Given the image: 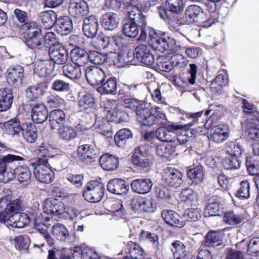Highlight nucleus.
<instances>
[{"label":"nucleus","mask_w":259,"mask_h":259,"mask_svg":"<svg viewBox=\"0 0 259 259\" xmlns=\"http://www.w3.org/2000/svg\"><path fill=\"white\" fill-rule=\"evenodd\" d=\"M99 29L97 18L93 15L90 16L83 20L82 31L87 37L94 38Z\"/></svg>","instance_id":"aec40b11"},{"label":"nucleus","mask_w":259,"mask_h":259,"mask_svg":"<svg viewBox=\"0 0 259 259\" xmlns=\"http://www.w3.org/2000/svg\"><path fill=\"white\" fill-rule=\"evenodd\" d=\"M68 11L72 16L80 18L88 14L89 9L87 4L83 0H70Z\"/></svg>","instance_id":"2eb2a0df"},{"label":"nucleus","mask_w":259,"mask_h":259,"mask_svg":"<svg viewBox=\"0 0 259 259\" xmlns=\"http://www.w3.org/2000/svg\"><path fill=\"white\" fill-rule=\"evenodd\" d=\"M178 125L180 126L179 129L175 131L176 141L177 140L180 144H186L195 137L193 129L186 130L184 128L182 125Z\"/></svg>","instance_id":"72a5a7b5"},{"label":"nucleus","mask_w":259,"mask_h":259,"mask_svg":"<svg viewBox=\"0 0 259 259\" xmlns=\"http://www.w3.org/2000/svg\"><path fill=\"white\" fill-rule=\"evenodd\" d=\"M183 21L187 24L197 22L204 27H208L213 23V20L210 18V15L204 14L201 8L195 5L187 7L183 17Z\"/></svg>","instance_id":"7ed1b4c3"},{"label":"nucleus","mask_w":259,"mask_h":259,"mask_svg":"<svg viewBox=\"0 0 259 259\" xmlns=\"http://www.w3.org/2000/svg\"><path fill=\"white\" fill-rule=\"evenodd\" d=\"M156 130V138L160 141L165 142H175L176 141L175 131L179 129L180 126L177 124H161Z\"/></svg>","instance_id":"9d476101"},{"label":"nucleus","mask_w":259,"mask_h":259,"mask_svg":"<svg viewBox=\"0 0 259 259\" xmlns=\"http://www.w3.org/2000/svg\"><path fill=\"white\" fill-rule=\"evenodd\" d=\"M54 66L49 60L36 62L34 65V74L41 77H45L51 74L54 69Z\"/></svg>","instance_id":"b1692460"},{"label":"nucleus","mask_w":259,"mask_h":259,"mask_svg":"<svg viewBox=\"0 0 259 259\" xmlns=\"http://www.w3.org/2000/svg\"><path fill=\"white\" fill-rule=\"evenodd\" d=\"M116 80L114 77L106 78L98 88L97 91L101 94H114L116 90Z\"/></svg>","instance_id":"ea45409f"},{"label":"nucleus","mask_w":259,"mask_h":259,"mask_svg":"<svg viewBox=\"0 0 259 259\" xmlns=\"http://www.w3.org/2000/svg\"><path fill=\"white\" fill-rule=\"evenodd\" d=\"M127 11L130 18L129 20L133 21L139 24H141L142 22L146 21V18L143 15L142 11L137 7L130 6L128 7Z\"/></svg>","instance_id":"de8ad7c7"},{"label":"nucleus","mask_w":259,"mask_h":259,"mask_svg":"<svg viewBox=\"0 0 259 259\" xmlns=\"http://www.w3.org/2000/svg\"><path fill=\"white\" fill-rule=\"evenodd\" d=\"M100 163L102 168L111 171L116 169L119 165L118 158L108 153L102 155L100 158Z\"/></svg>","instance_id":"2f4dec72"},{"label":"nucleus","mask_w":259,"mask_h":259,"mask_svg":"<svg viewBox=\"0 0 259 259\" xmlns=\"http://www.w3.org/2000/svg\"><path fill=\"white\" fill-rule=\"evenodd\" d=\"M55 22L56 31L58 34L61 35H68L73 29L72 20L67 16L57 18Z\"/></svg>","instance_id":"393cba45"},{"label":"nucleus","mask_w":259,"mask_h":259,"mask_svg":"<svg viewBox=\"0 0 259 259\" xmlns=\"http://www.w3.org/2000/svg\"><path fill=\"white\" fill-rule=\"evenodd\" d=\"M129 253L131 257L139 259L142 257L144 251L143 248L138 244L131 242L128 244Z\"/></svg>","instance_id":"338daca9"},{"label":"nucleus","mask_w":259,"mask_h":259,"mask_svg":"<svg viewBox=\"0 0 259 259\" xmlns=\"http://www.w3.org/2000/svg\"><path fill=\"white\" fill-rule=\"evenodd\" d=\"M8 221L13 227L22 228L29 224L30 219L25 213L18 212L13 213L9 217Z\"/></svg>","instance_id":"c9c22d12"},{"label":"nucleus","mask_w":259,"mask_h":259,"mask_svg":"<svg viewBox=\"0 0 259 259\" xmlns=\"http://www.w3.org/2000/svg\"><path fill=\"white\" fill-rule=\"evenodd\" d=\"M132 132L127 128H123L119 130L114 137V140L116 144L119 147L123 146L126 140L132 138Z\"/></svg>","instance_id":"5fc2aeb1"},{"label":"nucleus","mask_w":259,"mask_h":259,"mask_svg":"<svg viewBox=\"0 0 259 259\" xmlns=\"http://www.w3.org/2000/svg\"><path fill=\"white\" fill-rule=\"evenodd\" d=\"M171 246L170 250L175 259H186L188 252L186 250V246L182 242L175 240L171 243Z\"/></svg>","instance_id":"79ce46f5"},{"label":"nucleus","mask_w":259,"mask_h":259,"mask_svg":"<svg viewBox=\"0 0 259 259\" xmlns=\"http://www.w3.org/2000/svg\"><path fill=\"white\" fill-rule=\"evenodd\" d=\"M23 158L19 156L8 154L0 157V175H4L6 171L7 163L12 162L14 161L22 160Z\"/></svg>","instance_id":"13d9d810"},{"label":"nucleus","mask_w":259,"mask_h":259,"mask_svg":"<svg viewBox=\"0 0 259 259\" xmlns=\"http://www.w3.org/2000/svg\"><path fill=\"white\" fill-rule=\"evenodd\" d=\"M182 177L181 171L174 167H168L164 169L163 180L170 187H180L183 182Z\"/></svg>","instance_id":"9b49d317"},{"label":"nucleus","mask_w":259,"mask_h":259,"mask_svg":"<svg viewBox=\"0 0 259 259\" xmlns=\"http://www.w3.org/2000/svg\"><path fill=\"white\" fill-rule=\"evenodd\" d=\"M153 183L149 178H141L133 180L131 183L132 190L137 193L146 194L149 192Z\"/></svg>","instance_id":"412c9836"},{"label":"nucleus","mask_w":259,"mask_h":259,"mask_svg":"<svg viewBox=\"0 0 259 259\" xmlns=\"http://www.w3.org/2000/svg\"><path fill=\"white\" fill-rule=\"evenodd\" d=\"M85 78L92 86L100 85L107 78L105 72L100 67L91 66L85 70Z\"/></svg>","instance_id":"6e6552de"},{"label":"nucleus","mask_w":259,"mask_h":259,"mask_svg":"<svg viewBox=\"0 0 259 259\" xmlns=\"http://www.w3.org/2000/svg\"><path fill=\"white\" fill-rule=\"evenodd\" d=\"M72 63L81 67L83 66L89 61V53L80 48H75L70 53Z\"/></svg>","instance_id":"cd10ccee"},{"label":"nucleus","mask_w":259,"mask_h":259,"mask_svg":"<svg viewBox=\"0 0 259 259\" xmlns=\"http://www.w3.org/2000/svg\"><path fill=\"white\" fill-rule=\"evenodd\" d=\"M157 69L163 72H169L172 69V64L170 60H167L165 56H160L157 60Z\"/></svg>","instance_id":"69168bd1"},{"label":"nucleus","mask_w":259,"mask_h":259,"mask_svg":"<svg viewBox=\"0 0 259 259\" xmlns=\"http://www.w3.org/2000/svg\"><path fill=\"white\" fill-rule=\"evenodd\" d=\"M48 54H49L50 61L52 64H64L68 60V53L66 48L60 43L54 44L48 47Z\"/></svg>","instance_id":"0eeeda50"},{"label":"nucleus","mask_w":259,"mask_h":259,"mask_svg":"<svg viewBox=\"0 0 259 259\" xmlns=\"http://www.w3.org/2000/svg\"><path fill=\"white\" fill-rule=\"evenodd\" d=\"M50 124L52 129H55L64 124L66 122V115L61 109H54L50 112L49 115Z\"/></svg>","instance_id":"c756f323"},{"label":"nucleus","mask_w":259,"mask_h":259,"mask_svg":"<svg viewBox=\"0 0 259 259\" xmlns=\"http://www.w3.org/2000/svg\"><path fill=\"white\" fill-rule=\"evenodd\" d=\"M223 220L226 224L234 226L241 223L244 220V217L242 214L229 211L224 213Z\"/></svg>","instance_id":"49530a36"},{"label":"nucleus","mask_w":259,"mask_h":259,"mask_svg":"<svg viewBox=\"0 0 259 259\" xmlns=\"http://www.w3.org/2000/svg\"><path fill=\"white\" fill-rule=\"evenodd\" d=\"M52 234L56 239L70 243L75 239V235L70 234L67 228L61 224H56L52 228Z\"/></svg>","instance_id":"a211bd4d"},{"label":"nucleus","mask_w":259,"mask_h":259,"mask_svg":"<svg viewBox=\"0 0 259 259\" xmlns=\"http://www.w3.org/2000/svg\"><path fill=\"white\" fill-rule=\"evenodd\" d=\"M22 202L19 199L8 200L5 205L6 211L9 213H18L21 208Z\"/></svg>","instance_id":"0e129e2a"},{"label":"nucleus","mask_w":259,"mask_h":259,"mask_svg":"<svg viewBox=\"0 0 259 259\" xmlns=\"http://www.w3.org/2000/svg\"><path fill=\"white\" fill-rule=\"evenodd\" d=\"M44 211L45 213L53 215L62 214L65 211L64 204L54 198H49L44 202Z\"/></svg>","instance_id":"4468645a"},{"label":"nucleus","mask_w":259,"mask_h":259,"mask_svg":"<svg viewBox=\"0 0 259 259\" xmlns=\"http://www.w3.org/2000/svg\"><path fill=\"white\" fill-rule=\"evenodd\" d=\"M58 134L59 139L66 142L74 140L77 136V132L75 128L64 124L58 127Z\"/></svg>","instance_id":"473e14b6"},{"label":"nucleus","mask_w":259,"mask_h":259,"mask_svg":"<svg viewBox=\"0 0 259 259\" xmlns=\"http://www.w3.org/2000/svg\"><path fill=\"white\" fill-rule=\"evenodd\" d=\"M137 23L131 20H128L125 22L122 27L123 33L128 37L135 38L137 37L139 34Z\"/></svg>","instance_id":"8fccbe9b"},{"label":"nucleus","mask_w":259,"mask_h":259,"mask_svg":"<svg viewBox=\"0 0 259 259\" xmlns=\"http://www.w3.org/2000/svg\"><path fill=\"white\" fill-rule=\"evenodd\" d=\"M6 128L7 133L11 136H14L21 131L22 124L17 118H13L3 124Z\"/></svg>","instance_id":"09e8293b"},{"label":"nucleus","mask_w":259,"mask_h":259,"mask_svg":"<svg viewBox=\"0 0 259 259\" xmlns=\"http://www.w3.org/2000/svg\"><path fill=\"white\" fill-rule=\"evenodd\" d=\"M63 72L65 76L73 80L80 79L82 75V67L73 63L64 65Z\"/></svg>","instance_id":"c85d7f7f"},{"label":"nucleus","mask_w":259,"mask_h":259,"mask_svg":"<svg viewBox=\"0 0 259 259\" xmlns=\"http://www.w3.org/2000/svg\"><path fill=\"white\" fill-rule=\"evenodd\" d=\"M30 164L34 167V175L39 182L49 184L53 181L55 175L51 169L48 159L39 158L36 163L31 162Z\"/></svg>","instance_id":"20e7f679"},{"label":"nucleus","mask_w":259,"mask_h":259,"mask_svg":"<svg viewBox=\"0 0 259 259\" xmlns=\"http://www.w3.org/2000/svg\"><path fill=\"white\" fill-rule=\"evenodd\" d=\"M110 116L112 121L118 123L127 122L130 120L128 114L119 108L117 110L112 111L110 113Z\"/></svg>","instance_id":"680f3d73"},{"label":"nucleus","mask_w":259,"mask_h":259,"mask_svg":"<svg viewBox=\"0 0 259 259\" xmlns=\"http://www.w3.org/2000/svg\"><path fill=\"white\" fill-rule=\"evenodd\" d=\"M57 15L52 10L44 11L39 14V19L45 29L51 28L55 24Z\"/></svg>","instance_id":"58836bf2"},{"label":"nucleus","mask_w":259,"mask_h":259,"mask_svg":"<svg viewBox=\"0 0 259 259\" xmlns=\"http://www.w3.org/2000/svg\"><path fill=\"white\" fill-rule=\"evenodd\" d=\"M108 191L118 195H125L129 191V185L121 179H113L110 180L107 184Z\"/></svg>","instance_id":"f3484780"},{"label":"nucleus","mask_w":259,"mask_h":259,"mask_svg":"<svg viewBox=\"0 0 259 259\" xmlns=\"http://www.w3.org/2000/svg\"><path fill=\"white\" fill-rule=\"evenodd\" d=\"M222 163L224 168L227 170H234L240 167L241 161L238 157L229 156L223 159Z\"/></svg>","instance_id":"3c124183"},{"label":"nucleus","mask_w":259,"mask_h":259,"mask_svg":"<svg viewBox=\"0 0 259 259\" xmlns=\"http://www.w3.org/2000/svg\"><path fill=\"white\" fill-rule=\"evenodd\" d=\"M134 165L140 169L150 167L153 164V157L148 145H142L136 148L132 156Z\"/></svg>","instance_id":"39448f33"},{"label":"nucleus","mask_w":259,"mask_h":259,"mask_svg":"<svg viewBox=\"0 0 259 259\" xmlns=\"http://www.w3.org/2000/svg\"><path fill=\"white\" fill-rule=\"evenodd\" d=\"M139 25L141 27V34L138 39L145 40L148 33L154 50L161 53L167 51L169 54H173L178 53L183 48L180 45L177 44L174 38L168 37L165 33L148 26L146 21Z\"/></svg>","instance_id":"f257e3e1"},{"label":"nucleus","mask_w":259,"mask_h":259,"mask_svg":"<svg viewBox=\"0 0 259 259\" xmlns=\"http://www.w3.org/2000/svg\"><path fill=\"white\" fill-rule=\"evenodd\" d=\"M161 214L165 223L171 226L180 228L184 226L182 218L172 210L163 209Z\"/></svg>","instance_id":"5701e85b"},{"label":"nucleus","mask_w":259,"mask_h":259,"mask_svg":"<svg viewBox=\"0 0 259 259\" xmlns=\"http://www.w3.org/2000/svg\"><path fill=\"white\" fill-rule=\"evenodd\" d=\"M24 69L21 66L16 65L10 66L5 73L7 82L11 85L21 84L24 77Z\"/></svg>","instance_id":"ddd939ff"},{"label":"nucleus","mask_w":259,"mask_h":259,"mask_svg":"<svg viewBox=\"0 0 259 259\" xmlns=\"http://www.w3.org/2000/svg\"><path fill=\"white\" fill-rule=\"evenodd\" d=\"M49 117L48 110L44 104H35L31 109V118L36 123H42Z\"/></svg>","instance_id":"a878e982"},{"label":"nucleus","mask_w":259,"mask_h":259,"mask_svg":"<svg viewBox=\"0 0 259 259\" xmlns=\"http://www.w3.org/2000/svg\"><path fill=\"white\" fill-rule=\"evenodd\" d=\"M52 148L45 144H42L38 147V154L39 156L42 157V158L48 159L47 157L51 158L52 160H58L62 162L66 158V156L63 154L52 155L51 154Z\"/></svg>","instance_id":"a19ab883"},{"label":"nucleus","mask_w":259,"mask_h":259,"mask_svg":"<svg viewBox=\"0 0 259 259\" xmlns=\"http://www.w3.org/2000/svg\"><path fill=\"white\" fill-rule=\"evenodd\" d=\"M139 240L140 241L151 244L152 247L155 250L156 255H159L162 253V247L160 245L158 236L154 233L149 231L142 230Z\"/></svg>","instance_id":"dca6fc26"},{"label":"nucleus","mask_w":259,"mask_h":259,"mask_svg":"<svg viewBox=\"0 0 259 259\" xmlns=\"http://www.w3.org/2000/svg\"><path fill=\"white\" fill-rule=\"evenodd\" d=\"M247 253L251 255H259V238L251 239L247 245Z\"/></svg>","instance_id":"774afa93"},{"label":"nucleus","mask_w":259,"mask_h":259,"mask_svg":"<svg viewBox=\"0 0 259 259\" xmlns=\"http://www.w3.org/2000/svg\"><path fill=\"white\" fill-rule=\"evenodd\" d=\"M123 103L125 108L135 111L136 114L137 111L139 110V107L145 104L135 98L124 99Z\"/></svg>","instance_id":"e2e57ef3"},{"label":"nucleus","mask_w":259,"mask_h":259,"mask_svg":"<svg viewBox=\"0 0 259 259\" xmlns=\"http://www.w3.org/2000/svg\"><path fill=\"white\" fill-rule=\"evenodd\" d=\"M188 177L194 183L201 182L203 178V167L198 165L189 169L187 172Z\"/></svg>","instance_id":"6e6d98bb"},{"label":"nucleus","mask_w":259,"mask_h":259,"mask_svg":"<svg viewBox=\"0 0 259 259\" xmlns=\"http://www.w3.org/2000/svg\"><path fill=\"white\" fill-rule=\"evenodd\" d=\"M236 196L240 199H247L250 197V184L248 181L244 180L240 183Z\"/></svg>","instance_id":"bf43d9fd"},{"label":"nucleus","mask_w":259,"mask_h":259,"mask_svg":"<svg viewBox=\"0 0 259 259\" xmlns=\"http://www.w3.org/2000/svg\"><path fill=\"white\" fill-rule=\"evenodd\" d=\"M223 233L222 231H209L205 238L206 246H219L223 243Z\"/></svg>","instance_id":"f704fd0d"},{"label":"nucleus","mask_w":259,"mask_h":259,"mask_svg":"<svg viewBox=\"0 0 259 259\" xmlns=\"http://www.w3.org/2000/svg\"><path fill=\"white\" fill-rule=\"evenodd\" d=\"M137 111V121L143 126L164 124L167 120L163 111L159 107L149 108L145 104Z\"/></svg>","instance_id":"f03ea898"},{"label":"nucleus","mask_w":259,"mask_h":259,"mask_svg":"<svg viewBox=\"0 0 259 259\" xmlns=\"http://www.w3.org/2000/svg\"><path fill=\"white\" fill-rule=\"evenodd\" d=\"M104 191L105 188L102 183L93 181L87 184L83 196L88 201L97 202L102 199Z\"/></svg>","instance_id":"423d86ee"},{"label":"nucleus","mask_w":259,"mask_h":259,"mask_svg":"<svg viewBox=\"0 0 259 259\" xmlns=\"http://www.w3.org/2000/svg\"><path fill=\"white\" fill-rule=\"evenodd\" d=\"M229 134L222 125H218L212 127L210 132V139L215 143H221L228 138Z\"/></svg>","instance_id":"7c9ffc66"},{"label":"nucleus","mask_w":259,"mask_h":259,"mask_svg":"<svg viewBox=\"0 0 259 259\" xmlns=\"http://www.w3.org/2000/svg\"><path fill=\"white\" fill-rule=\"evenodd\" d=\"M181 200L189 205H195L198 201L197 194L191 189L186 188L180 194Z\"/></svg>","instance_id":"a18cd8bd"},{"label":"nucleus","mask_w":259,"mask_h":259,"mask_svg":"<svg viewBox=\"0 0 259 259\" xmlns=\"http://www.w3.org/2000/svg\"><path fill=\"white\" fill-rule=\"evenodd\" d=\"M14 173L17 176L18 180L20 183H27L30 180L31 174L26 166H18L15 169Z\"/></svg>","instance_id":"603ef678"},{"label":"nucleus","mask_w":259,"mask_h":259,"mask_svg":"<svg viewBox=\"0 0 259 259\" xmlns=\"http://www.w3.org/2000/svg\"><path fill=\"white\" fill-rule=\"evenodd\" d=\"M101 22L102 27L105 29L113 30L118 25V16L116 14L113 13H105L102 16Z\"/></svg>","instance_id":"e433bc0d"},{"label":"nucleus","mask_w":259,"mask_h":259,"mask_svg":"<svg viewBox=\"0 0 259 259\" xmlns=\"http://www.w3.org/2000/svg\"><path fill=\"white\" fill-rule=\"evenodd\" d=\"M166 8L160 10L159 15L163 19L172 20L175 14L180 13L184 8L183 0H166Z\"/></svg>","instance_id":"1a4fd4ad"},{"label":"nucleus","mask_w":259,"mask_h":259,"mask_svg":"<svg viewBox=\"0 0 259 259\" xmlns=\"http://www.w3.org/2000/svg\"><path fill=\"white\" fill-rule=\"evenodd\" d=\"M44 94V90L39 84L30 86L25 90V97L29 101H33Z\"/></svg>","instance_id":"37998d69"},{"label":"nucleus","mask_w":259,"mask_h":259,"mask_svg":"<svg viewBox=\"0 0 259 259\" xmlns=\"http://www.w3.org/2000/svg\"><path fill=\"white\" fill-rule=\"evenodd\" d=\"M225 150L229 156L239 157L241 155L243 149L238 143L229 142L226 144Z\"/></svg>","instance_id":"4d7b16f0"},{"label":"nucleus","mask_w":259,"mask_h":259,"mask_svg":"<svg viewBox=\"0 0 259 259\" xmlns=\"http://www.w3.org/2000/svg\"><path fill=\"white\" fill-rule=\"evenodd\" d=\"M13 102V96L8 89L0 90V112L9 109Z\"/></svg>","instance_id":"4c0bfd02"},{"label":"nucleus","mask_w":259,"mask_h":259,"mask_svg":"<svg viewBox=\"0 0 259 259\" xmlns=\"http://www.w3.org/2000/svg\"><path fill=\"white\" fill-rule=\"evenodd\" d=\"M22 31H24L25 36H29L37 34L42 33V30L40 26L37 22L31 21L22 24L20 27Z\"/></svg>","instance_id":"c03bdc74"},{"label":"nucleus","mask_w":259,"mask_h":259,"mask_svg":"<svg viewBox=\"0 0 259 259\" xmlns=\"http://www.w3.org/2000/svg\"><path fill=\"white\" fill-rule=\"evenodd\" d=\"M24 41L26 45L31 49H37L42 51L44 55L48 54V46L44 43L42 33L24 36Z\"/></svg>","instance_id":"6ab92c4d"},{"label":"nucleus","mask_w":259,"mask_h":259,"mask_svg":"<svg viewBox=\"0 0 259 259\" xmlns=\"http://www.w3.org/2000/svg\"><path fill=\"white\" fill-rule=\"evenodd\" d=\"M156 154L161 157L170 158L175 152L174 148L171 145L161 144L157 146Z\"/></svg>","instance_id":"052dcab7"},{"label":"nucleus","mask_w":259,"mask_h":259,"mask_svg":"<svg viewBox=\"0 0 259 259\" xmlns=\"http://www.w3.org/2000/svg\"><path fill=\"white\" fill-rule=\"evenodd\" d=\"M77 153L79 159L85 163L91 162L97 158L94 146L91 144H84L79 146Z\"/></svg>","instance_id":"4be33fe9"},{"label":"nucleus","mask_w":259,"mask_h":259,"mask_svg":"<svg viewBox=\"0 0 259 259\" xmlns=\"http://www.w3.org/2000/svg\"><path fill=\"white\" fill-rule=\"evenodd\" d=\"M135 57L139 62L146 66H151L154 62V58L148 47L140 44L135 49Z\"/></svg>","instance_id":"f8f14e48"},{"label":"nucleus","mask_w":259,"mask_h":259,"mask_svg":"<svg viewBox=\"0 0 259 259\" xmlns=\"http://www.w3.org/2000/svg\"><path fill=\"white\" fill-rule=\"evenodd\" d=\"M21 133L22 137L28 143H33L37 138V129L31 122L22 123Z\"/></svg>","instance_id":"bb28decb"},{"label":"nucleus","mask_w":259,"mask_h":259,"mask_svg":"<svg viewBox=\"0 0 259 259\" xmlns=\"http://www.w3.org/2000/svg\"><path fill=\"white\" fill-rule=\"evenodd\" d=\"M93 46L98 49H105L111 47V37L103 34H99L93 41Z\"/></svg>","instance_id":"864d4df0"}]
</instances>
